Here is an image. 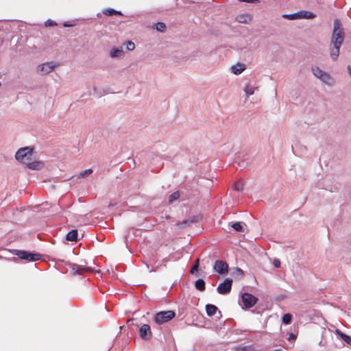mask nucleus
Segmentation results:
<instances>
[{
  "instance_id": "1",
  "label": "nucleus",
  "mask_w": 351,
  "mask_h": 351,
  "mask_svg": "<svg viewBox=\"0 0 351 351\" xmlns=\"http://www.w3.org/2000/svg\"><path fill=\"white\" fill-rule=\"evenodd\" d=\"M345 38V32L342 24L339 19L334 21L333 31L330 38V53L333 60H337L340 47L342 45Z\"/></svg>"
},
{
  "instance_id": "2",
  "label": "nucleus",
  "mask_w": 351,
  "mask_h": 351,
  "mask_svg": "<svg viewBox=\"0 0 351 351\" xmlns=\"http://www.w3.org/2000/svg\"><path fill=\"white\" fill-rule=\"evenodd\" d=\"M175 316L176 313L173 311H160L155 315L154 320L158 324H162L171 320Z\"/></svg>"
},
{
  "instance_id": "3",
  "label": "nucleus",
  "mask_w": 351,
  "mask_h": 351,
  "mask_svg": "<svg viewBox=\"0 0 351 351\" xmlns=\"http://www.w3.org/2000/svg\"><path fill=\"white\" fill-rule=\"evenodd\" d=\"M15 158L23 163L30 161L32 158V149L28 147L19 149L16 153Z\"/></svg>"
},
{
  "instance_id": "4",
  "label": "nucleus",
  "mask_w": 351,
  "mask_h": 351,
  "mask_svg": "<svg viewBox=\"0 0 351 351\" xmlns=\"http://www.w3.org/2000/svg\"><path fill=\"white\" fill-rule=\"evenodd\" d=\"M66 265L70 268V273L72 276L83 275L87 272H92L93 269L90 267L77 265L72 263H67Z\"/></svg>"
},
{
  "instance_id": "5",
  "label": "nucleus",
  "mask_w": 351,
  "mask_h": 351,
  "mask_svg": "<svg viewBox=\"0 0 351 351\" xmlns=\"http://www.w3.org/2000/svg\"><path fill=\"white\" fill-rule=\"evenodd\" d=\"M282 17L288 20H296L300 19H313L315 15L312 12L302 10L291 14H283Z\"/></svg>"
},
{
  "instance_id": "6",
  "label": "nucleus",
  "mask_w": 351,
  "mask_h": 351,
  "mask_svg": "<svg viewBox=\"0 0 351 351\" xmlns=\"http://www.w3.org/2000/svg\"><path fill=\"white\" fill-rule=\"evenodd\" d=\"M312 71L313 74L322 82L329 85L332 84L333 80L330 75L321 70L318 66H313Z\"/></svg>"
},
{
  "instance_id": "7",
  "label": "nucleus",
  "mask_w": 351,
  "mask_h": 351,
  "mask_svg": "<svg viewBox=\"0 0 351 351\" xmlns=\"http://www.w3.org/2000/svg\"><path fill=\"white\" fill-rule=\"evenodd\" d=\"M15 254L21 259L28 261H35L41 258L39 254L32 253L24 250H16Z\"/></svg>"
},
{
  "instance_id": "8",
  "label": "nucleus",
  "mask_w": 351,
  "mask_h": 351,
  "mask_svg": "<svg viewBox=\"0 0 351 351\" xmlns=\"http://www.w3.org/2000/svg\"><path fill=\"white\" fill-rule=\"evenodd\" d=\"M232 280L230 278H226L224 281L220 283L217 288V292L221 295H226L229 293L232 289Z\"/></svg>"
},
{
  "instance_id": "9",
  "label": "nucleus",
  "mask_w": 351,
  "mask_h": 351,
  "mask_svg": "<svg viewBox=\"0 0 351 351\" xmlns=\"http://www.w3.org/2000/svg\"><path fill=\"white\" fill-rule=\"evenodd\" d=\"M241 299L246 308L252 307L257 302V298L248 293H244L241 296Z\"/></svg>"
},
{
  "instance_id": "10",
  "label": "nucleus",
  "mask_w": 351,
  "mask_h": 351,
  "mask_svg": "<svg viewBox=\"0 0 351 351\" xmlns=\"http://www.w3.org/2000/svg\"><path fill=\"white\" fill-rule=\"evenodd\" d=\"M213 269L217 273L225 275L228 271V265L224 261L218 260L215 261Z\"/></svg>"
},
{
  "instance_id": "11",
  "label": "nucleus",
  "mask_w": 351,
  "mask_h": 351,
  "mask_svg": "<svg viewBox=\"0 0 351 351\" xmlns=\"http://www.w3.org/2000/svg\"><path fill=\"white\" fill-rule=\"evenodd\" d=\"M56 66V64L53 62H49L39 65L37 69L38 73L46 75L51 73Z\"/></svg>"
},
{
  "instance_id": "12",
  "label": "nucleus",
  "mask_w": 351,
  "mask_h": 351,
  "mask_svg": "<svg viewBox=\"0 0 351 351\" xmlns=\"http://www.w3.org/2000/svg\"><path fill=\"white\" fill-rule=\"evenodd\" d=\"M152 330L149 325L143 324L141 326L139 330L140 337L145 340H148L152 337Z\"/></svg>"
},
{
  "instance_id": "13",
  "label": "nucleus",
  "mask_w": 351,
  "mask_h": 351,
  "mask_svg": "<svg viewBox=\"0 0 351 351\" xmlns=\"http://www.w3.org/2000/svg\"><path fill=\"white\" fill-rule=\"evenodd\" d=\"M25 164L27 165V167L34 170H38L43 167V163L39 161L30 162L28 161Z\"/></svg>"
},
{
  "instance_id": "14",
  "label": "nucleus",
  "mask_w": 351,
  "mask_h": 351,
  "mask_svg": "<svg viewBox=\"0 0 351 351\" xmlns=\"http://www.w3.org/2000/svg\"><path fill=\"white\" fill-rule=\"evenodd\" d=\"M77 230H72L67 233L66 239L70 241H76L77 239Z\"/></svg>"
},
{
  "instance_id": "15",
  "label": "nucleus",
  "mask_w": 351,
  "mask_h": 351,
  "mask_svg": "<svg viewBox=\"0 0 351 351\" xmlns=\"http://www.w3.org/2000/svg\"><path fill=\"white\" fill-rule=\"evenodd\" d=\"M237 20L239 23H247L252 21V16L250 14H240L237 16Z\"/></svg>"
},
{
  "instance_id": "16",
  "label": "nucleus",
  "mask_w": 351,
  "mask_h": 351,
  "mask_svg": "<svg viewBox=\"0 0 351 351\" xmlns=\"http://www.w3.org/2000/svg\"><path fill=\"white\" fill-rule=\"evenodd\" d=\"M217 310V307L213 304H207L206 306V313L210 317L214 315Z\"/></svg>"
},
{
  "instance_id": "17",
  "label": "nucleus",
  "mask_w": 351,
  "mask_h": 351,
  "mask_svg": "<svg viewBox=\"0 0 351 351\" xmlns=\"http://www.w3.org/2000/svg\"><path fill=\"white\" fill-rule=\"evenodd\" d=\"M123 54V51L121 49L113 48L110 51V56L112 58L121 57Z\"/></svg>"
},
{
  "instance_id": "18",
  "label": "nucleus",
  "mask_w": 351,
  "mask_h": 351,
  "mask_svg": "<svg viewBox=\"0 0 351 351\" xmlns=\"http://www.w3.org/2000/svg\"><path fill=\"white\" fill-rule=\"evenodd\" d=\"M245 69L244 65L243 64H238L237 65L232 66V71L233 73L236 75H239L242 73Z\"/></svg>"
},
{
  "instance_id": "19",
  "label": "nucleus",
  "mask_w": 351,
  "mask_h": 351,
  "mask_svg": "<svg viewBox=\"0 0 351 351\" xmlns=\"http://www.w3.org/2000/svg\"><path fill=\"white\" fill-rule=\"evenodd\" d=\"M235 351H256V350L252 345L247 346H239L235 348Z\"/></svg>"
},
{
  "instance_id": "20",
  "label": "nucleus",
  "mask_w": 351,
  "mask_h": 351,
  "mask_svg": "<svg viewBox=\"0 0 351 351\" xmlns=\"http://www.w3.org/2000/svg\"><path fill=\"white\" fill-rule=\"evenodd\" d=\"M195 287L197 290L201 291H204L206 289L205 282L202 279H198L197 280H196Z\"/></svg>"
},
{
  "instance_id": "21",
  "label": "nucleus",
  "mask_w": 351,
  "mask_h": 351,
  "mask_svg": "<svg viewBox=\"0 0 351 351\" xmlns=\"http://www.w3.org/2000/svg\"><path fill=\"white\" fill-rule=\"evenodd\" d=\"M180 197V193L178 191H176L171 194L169 197V202L173 203L174 201L177 200Z\"/></svg>"
},
{
  "instance_id": "22",
  "label": "nucleus",
  "mask_w": 351,
  "mask_h": 351,
  "mask_svg": "<svg viewBox=\"0 0 351 351\" xmlns=\"http://www.w3.org/2000/svg\"><path fill=\"white\" fill-rule=\"evenodd\" d=\"M292 315L290 313H286L282 317V322L285 324H289L291 323Z\"/></svg>"
},
{
  "instance_id": "23",
  "label": "nucleus",
  "mask_w": 351,
  "mask_h": 351,
  "mask_svg": "<svg viewBox=\"0 0 351 351\" xmlns=\"http://www.w3.org/2000/svg\"><path fill=\"white\" fill-rule=\"evenodd\" d=\"M156 29L160 32H164L166 30V25L164 23L159 22L156 24Z\"/></svg>"
},
{
  "instance_id": "24",
  "label": "nucleus",
  "mask_w": 351,
  "mask_h": 351,
  "mask_svg": "<svg viewBox=\"0 0 351 351\" xmlns=\"http://www.w3.org/2000/svg\"><path fill=\"white\" fill-rule=\"evenodd\" d=\"M93 173V170L92 169H85L84 171H82L79 175H78V178H84L87 175H90Z\"/></svg>"
},
{
  "instance_id": "25",
  "label": "nucleus",
  "mask_w": 351,
  "mask_h": 351,
  "mask_svg": "<svg viewBox=\"0 0 351 351\" xmlns=\"http://www.w3.org/2000/svg\"><path fill=\"white\" fill-rule=\"evenodd\" d=\"M232 227L237 231V232H242L243 231V226L240 222H236L234 223L232 225Z\"/></svg>"
},
{
  "instance_id": "26",
  "label": "nucleus",
  "mask_w": 351,
  "mask_h": 351,
  "mask_svg": "<svg viewBox=\"0 0 351 351\" xmlns=\"http://www.w3.org/2000/svg\"><path fill=\"white\" fill-rule=\"evenodd\" d=\"M245 91L247 96L251 95L254 94V88L248 85L245 87Z\"/></svg>"
},
{
  "instance_id": "27",
  "label": "nucleus",
  "mask_w": 351,
  "mask_h": 351,
  "mask_svg": "<svg viewBox=\"0 0 351 351\" xmlns=\"http://www.w3.org/2000/svg\"><path fill=\"white\" fill-rule=\"evenodd\" d=\"M341 338L346 343H347L348 344L351 346V337L350 336L346 335V334H342Z\"/></svg>"
},
{
  "instance_id": "28",
  "label": "nucleus",
  "mask_w": 351,
  "mask_h": 351,
  "mask_svg": "<svg viewBox=\"0 0 351 351\" xmlns=\"http://www.w3.org/2000/svg\"><path fill=\"white\" fill-rule=\"evenodd\" d=\"M199 258H197L194 264V265L191 267L190 272L193 274L195 271H197L199 268Z\"/></svg>"
},
{
  "instance_id": "29",
  "label": "nucleus",
  "mask_w": 351,
  "mask_h": 351,
  "mask_svg": "<svg viewBox=\"0 0 351 351\" xmlns=\"http://www.w3.org/2000/svg\"><path fill=\"white\" fill-rule=\"evenodd\" d=\"M103 13L106 15H108V16H112L113 14H117L118 12H116L113 9H107V10H105Z\"/></svg>"
},
{
  "instance_id": "30",
  "label": "nucleus",
  "mask_w": 351,
  "mask_h": 351,
  "mask_svg": "<svg viewBox=\"0 0 351 351\" xmlns=\"http://www.w3.org/2000/svg\"><path fill=\"white\" fill-rule=\"evenodd\" d=\"M126 48L130 51H132L135 48V45L132 41H128L126 43Z\"/></svg>"
},
{
  "instance_id": "31",
  "label": "nucleus",
  "mask_w": 351,
  "mask_h": 351,
  "mask_svg": "<svg viewBox=\"0 0 351 351\" xmlns=\"http://www.w3.org/2000/svg\"><path fill=\"white\" fill-rule=\"evenodd\" d=\"M234 189L236 190V191H240V190H242L243 189V184L241 182L239 181L237 182H236L234 184Z\"/></svg>"
},
{
  "instance_id": "32",
  "label": "nucleus",
  "mask_w": 351,
  "mask_h": 351,
  "mask_svg": "<svg viewBox=\"0 0 351 351\" xmlns=\"http://www.w3.org/2000/svg\"><path fill=\"white\" fill-rule=\"evenodd\" d=\"M57 23L56 22H54L53 21H51L50 19L47 20L46 22H45V26H55L56 25Z\"/></svg>"
},
{
  "instance_id": "33",
  "label": "nucleus",
  "mask_w": 351,
  "mask_h": 351,
  "mask_svg": "<svg viewBox=\"0 0 351 351\" xmlns=\"http://www.w3.org/2000/svg\"><path fill=\"white\" fill-rule=\"evenodd\" d=\"M273 265L276 267L278 268L280 267V261L278 258H275L273 261Z\"/></svg>"
},
{
  "instance_id": "34",
  "label": "nucleus",
  "mask_w": 351,
  "mask_h": 351,
  "mask_svg": "<svg viewBox=\"0 0 351 351\" xmlns=\"http://www.w3.org/2000/svg\"><path fill=\"white\" fill-rule=\"evenodd\" d=\"M295 338H296V336L294 334L290 333L289 336V338H288V340L291 341L292 339H295Z\"/></svg>"
},
{
  "instance_id": "35",
  "label": "nucleus",
  "mask_w": 351,
  "mask_h": 351,
  "mask_svg": "<svg viewBox=\"0 0 351 351\" xmlns=\"http://www.w3.org/2000/svg\"><path fill=\"white\" fill-rule=\"evenodd\" d=\"M237 272L239 275H241V276H243V270H242L241 269H240V268H237Z\"/></svg>"
},
{
  "instance_id": "36",
  "label": "nucleus",
  "mask_w": 351,
  "mask_h": 351,
  "mask_svg": "<svg viewBox=\"0 0 351 351\" xmlns=\"http://www.w3.org/2000/svg\"><path fill=\"white\" fill-rule=\"evenodd\" d=\"M63 25H64V27H71V26H73V25H71V24L67 23H64Z\"/></svg>"
},
{
  "instance_id": "37",
  "label": "nucleus",
  "mask_w": 351,
  "mask_h": 351,
  "mask_svg": "<svg viewBox=\"0 0 351 351\" xmlns=\"http://www.w3.org/2000/svg\"><path fill=\"white\" fill-rule=\"evenodd\" d=\"M348 70L350 75L351 76V67L350 66H348Z\"/></svg>"
},
{
  "instance_id": "38",
  "label": "nucleus",
  "mask_w": 351,
  "mask_h": 351,
  "mask_svg": "<svg viewBox=\"0 0 351 351\" xmlns=\"http://www.w3.org/2000/svg\"><path fill=\"white\" fill-rule=\"evenodd\" d=\"M274 351H281V350L280 349H278V350H275Z\"/></svg>"
}]
</instances>
